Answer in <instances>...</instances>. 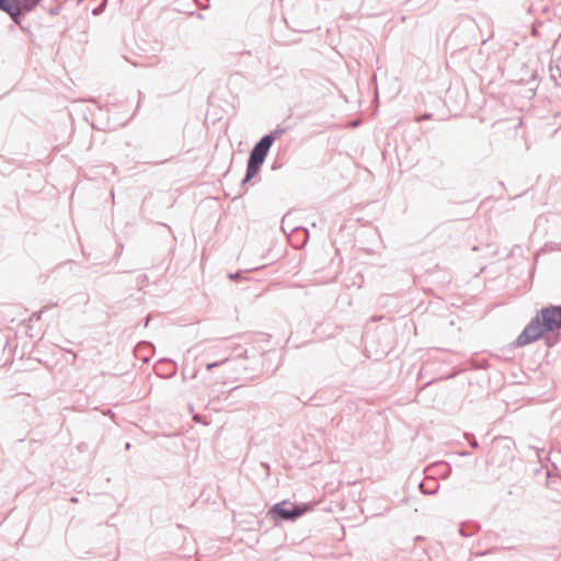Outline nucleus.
Here are the masks:
<instances>
[{
	"label": "nucleus",
	"mask_w": 561,
	"mask_h": 561,
	"mask_svg": "<svg viewBox=\"0 0 561 561\" xmlns=\"http://www.w3.org/2000/svg\"><path fill=\"white\" fill-rule=\"evenodd\" d=\"M228 359H229V357H228V356H225V357H222V358H221V359H219V360H216V362H213V363H208V364L206 365V369H207V370H210V369H213V368H215V367H218V366L222 365L224 363H226Z\"/></svg>",
	"instance_id": "10"
},
{
	"label": "nucleus",
	"mask_w": 561,
	"mask_h": 561,
	"mask_svg": "<svg viewBox=\"0 0 561 561\" xmlns=\"http://www.w3.org/2000/svg\"><path fill=\"white\" fill-rule=\"evenodd\" d=\"M286 133V128L282 126H277L270 134L263 136L264 138L271 139V145L274 144L275 140L279 139Z\"/></svg>",
	"instance_id": "8"
},
{
	"label": "nucleus",
	"mask_w": 561,
	"mask_h": 561,
	"mask_svg": "<svg viewBox=\"0 0 561 561\" xmlns=\"http://www.w3.org/2000/svg\"><path fill=\"white\" fill-rule=\"evenodd\" d=\"M548 331L542 323L539 316H536L530 320V322L526 325L524 331L518 335L516 340L517 346L528 345L538 339H540L543 333Z\"/></svg>",
	"instance_id": "1"
},
{
	"label": "nucleus",
	"mask_w": 561,
	"mask_h": 561,
	"mask_svg": "<svg viewBox=\"0 0 561 561\" xmlns=\"http://www.w3.org/2000/svg\"><path fill=\"white\" fill-rule=\"evenodd\" d=\"M306 512V508H302L298 505H295L288 501H282L276 503L271 510L270 514L279 517L283 520H295L300 517Z\"/></svg>",
	"instance_id": "2"
},
{
	"label": "nucleus",
	"mask_w": 561,
	"mask_h": 561,
	"mask_svg": "<svg viewBox=\"0 0 561 561\" xmlns=\"http://www.w3.org/2000/svg\"><path fill=\"white\" fill-rule=\"evenodd\" d=\"M459 531H460V534H461L462 536H467V535L463 533V529H462V528H460V529H459Z\"/></svg>",
	"instance_id": "15"
},
{
	"label": "nucleus",
	"mask_w": 561,
	"mask_h": 561,
	"mask_svg": "<svg viewBox=\"0 0 561 561\" xmlns=\"http://www.w3.org/2000/svg\"><path fill=\"white\" fill-rule=\"evenodd\" d=\"M540 319L548 331L559 330L561 328V306L542 308Z\"/></svg>",
	"instance_id": "3"
},
{
	"label": "nucleus",
	"mask_w": 561,
	"mask_h": 561,
	"mask_svg": "<svg viewBox=\"0 0 561 561\" xmlns=\"http://www.w3.org/2000/svg\"><path fill=\"white\" fill-rule=\"evenodd\" d=\"M193 420L198 423V422H201V416L198 414H195L193 416Z\"/></svg>",
	"instance_id": "12"
},
{
	"label": "nucleus",
	"mask_w": 561,
	"mask_h": 561,
	"mask_svg": "<svg viewBox=\"0 0 561 561\" xmlns=\"http://www.w3.org/2000/svg\"><path fill=\"white\" fill-rule=\"evenodd\" d=\"M470 445H471V447H473V448H477V447H478V443H477V440H472V442L470 443Z\"/></svg>",
	"instance_id": "14"
},
{
	"label": "nucleus",
	"mask_w": 561,
	"mask_h": 561,
	"mask_svg": "<svg viewBox=\"0 0 561 561\" xmlns=\"http://www.w3.org/2000/svg\"><path fill=\"white\" fill-rule=\"evenodd\" d=\"M264 160H265V158L263 156L256 154L253 151L250 152V156H249V159H248L249 162L255 163V164H259V165H262Z\"/></svg>",
	"instance_id": "9"
},
{
	"label": "nucleus",
	"mask_w": 561,
	"mask_h": 561,
	"mask_svg": "<svg viewBox=\"0 0 561 561\" xmlns=\"http://www.w3.org/2000/svg\"><path fill=\"white\" fill-rule=\"evenodd\" d=\"M432 117V114H424L422 116H419L417 117V121L421 122L423 119H430Z\"/></svg>",
	"instance_id": "11"
},
{
	"label": "nucleus",
	"mask_w": 561,
	"mask_h": 561,
	"mask_svg": "<svg viewBox=\"0 0 561 561\" xmlns=\"http://www.w3.org/2000/svg\"><path fill=\"white\" fill-rule=\"evenodd\" d=\"M271 139L262 137L252 148L251 151H253L256 154H261L264 158H266L268 150L271 149Z\"/></svg>",
	"instance_id": "6"
},
{
	"label": "nucleus",
	"mask_w": 561,
	"mask_h": 561,
	"mask_svg": "<svg viewBox=\"0 0 561 561\" xmlns=\"http://www.w3.org/2000/svg\"><path fill=\"white\" fill-rule=\"evenodd\" d=\"M0 10L9 14L14 22H18L20 9L12 0H0Z\"/></svg>",
	"instance_id": "4"
},
{
	"label": "nucleus",
	"mask_w": 561,
	"mask_h": 561,
	"mask_svg": "<svg viewBox=\"0 0 561 561\" xmlns=\"http://www.w3.org/2000/svg\"><path fill=\"white\" fill-rule=\"evenodd\" d=\"M196 2H199V0H195Z\"/></svg>",
	"instance_id": "16"
},
{
	"label": "nucleus",
	"mask_w": 561,
	"mask_h": 561,
	"mask_svg": "<svg viewBox=\"0 0 561 561\" xmlns=\"http://www.w3.org/2000/svg\"><path fill=\"white\" fill-rule=\"evenodd\" d=\"M261 165L259 164H255V163H251L248 161L247 163V171H245V176L243 179V184L249 182L251 179H253L256 173L259 172Z\"/></svg>",
	"instance_id": "7"
},
{
	"label": "nucleus",
	"mask_w": 561,
	"mask_h": 561,
	"mask_svg": "<svg viewBox=\"0 0 561 561\" xmlns=\"http://www.w3.org/2000/svg\"><path fill=\"white\" fill-rule=\"evenodd\" d=\"M14 4L18 5L20 9V14H22V11L31 12L33 11L37 4L41 2V0H12ZM21 16V15H19ZM18 24L20 23V18H18Z\"/></svg>",
	"instance_id": "5"
},
{
	"label": "nucleus",
	"mask_w": 561,
	"mask_h": 561,
	"mask_svg": "<svg viewBox=\"0 0 561 561\" xmlns=\"http://www.w3.org/2000/svg\"><path fill=\"white\" fill-rule=\"evenodd\" d=\"M237 277H239V274H238V273H236V274H229V278H231V279H234V278H237Z\"/></svg>",
	"instance_id": "13"
}]
</instances>
